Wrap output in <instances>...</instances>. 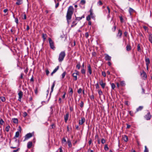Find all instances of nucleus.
<instances>
[{
	"label": "nucleus",
	"instance_id": "obj_1",
	"mask_svg": "<svg viewBox=\"0 0 152 152\" xmlns=\"http://www.w3.org/2000/svg\"><path fill=\"white\" fill-rule=\"evenodd\" d=\"M73 10L74 8L73 6H69L68 8L66 15V19L68 24H69L70 20L72 18Z\"/></svg>",
	"mask_w": 152,
	"mask_h": 152
},
{
	"label": "nucleus",
	"instance_id": "obj_2",
	"mask_svg": "<svg viewBox=\"0 0 152 152\" xmlns=\"http://www.w3.org/2000/svg\"><path fill=\"white\" fill-rule=\"evenodd\" d=\"M65 55L66 54L65 51H62L60 53L58 58L59 62H61L64 60Z\"/></svg>",
	"mask_w": 152,
	"mask_h": 152
},
{
	"label": "nucleus",
	"instance_id": "obj_3",
	"mask_svg": "<svg viewBox=\"0 0 152 152\" xmlns=\"http://www.w3.org/2000/svg\"><path fill=\"white\" fill-rule=\"evenodd\" d=\"M48 41L50 48L53 50H54L56 48L54 46V42L50 38H48Z\"/></svg>",
	"mask_w": 152,
	"mask_h": 152
},
{
	"label": "nucleus",
	"instance_id": "obj_4",
	"mask_svg": "<svg viewBox=\"0 0 152 152\" xmlns=\"http://www.w3.org/2000/svg\"><path fill=\"white\" fill-rule=\"evenodd\" d=\"M79 75V72L77 70H75V72L73 73L72 76L74 77V80L76 81L77 80V75Z\"/></svg>",
	"mask_w": 152,
	"mask_h": 152
},
{
	"label": "nucleus",
	"instance_id": "obj_5",
	"mask_svg": "<svg viewBox=\"0 0 152 152\" xmlns=\"http://www.w3.org/2000/svg\"><path fill=\"white\" fill-rule=\"evenodd\" d=\"M152 115L150 112H148L147 114L144 116V118L147 120H149L151 118Z\"/></svg>",
	"mask_w": 152,
	"mask_h": 152
},
{
	"label": "nucleus",
	"instance_id": "obj_6",
	"mask_svg": "<svg viewBox=\"0 0 152 152\" xmlns=\"http://www.w3.org/2000/svg\"><path fill=\"white\" fill-rule=\"evenodd\" d=\"M141 75L143 79L144 80L146 79L147 77V75L146 72L144 71H143L141 73Z\"/></svg>",
	"mask_w": 152,
	"mask_h": 152
},
{
	"label": "nucleus",
	"instance_id": "obj_7",
	"mask_svg": "<svg viewBox=\"0 0 152 152\" xmlns=\"http://www.w3.org/2000/svg\"><path fill=\"white\" fill-rule=\"evenodd\" d=\"M32 136V134L31 133H29L27 134L25 137V139L24 141L28 140Z\"/></svg>",
	"mask_w": 152,
	"mask_h": 152
},
{
	"label": "nucleus",
	"instance_id": "obj_8",
	"mask_svg": "<svg viewBox=\"0 0 152 152\" xmlns=\"http://www.w3.org/2000/svg\"><path fill=\"white\" fill-rule=\"evenodd\" d=\"M88 72L89 73V75L91 74L92 72L91 66L90 64H88L87 66Z\"/></svg>",
	"mask_w": 152,
	"mask_h": 152
},
{
	"label": "nucleus",
	"instance_id": "obj_9",
	"mask_svg": "<svg viewBox=\"0 0 152 152\" xmlns=\"http://www.w3.org/2000/svg\"><path fill=\"white\" fill-rule=\"evenodd\" d=\"M85 119L84 117H82L81 118V119L80 120L79 122V124L80 125H82L85 122Z\"/></svg>",
	"mask_w": 152,
	"mask_h": 152
},
{
	"label": "nucleus",
	"instance_id": "obj_10",
	"mask_svg": "<svg viewBox=\"0 0 152 152\" xmlns=\"http://www.w3.org/2000/svg\"><path fill=\"white\" fill-rule=\"evenodd\" d=\"M69 116V114L68 113H66V115H65L64 116V121L66 123L67 121V120L68 119Z\"/></svg>",
	"mask_w": 152,
	"mask_h": 152
},
{
	"label": "nucleus",
	"instance_id": "obj_11",
	"mask_svg": "<svg viewBox=\"0 0 152 152\" xmlns=\"http://www.w3.org/2000/svg\"><path fill=\"white\" fill-rule=\"evenodd\" d=\"M55 83H56V81L55 80L53 82V83L51 87V91H50V96L51 95V93L53 92L54 88L55 85Z\"/></svg>",
	"mask_w": 152,
	"mask_h": 152
},
{
	"label": "nucleus",
	"instance_id": "obj_12",
	"mask_svg": "<svg viewBox=\"0 0 152 152\" xmlns=\"http://www.w3.org/2000/svg\"><path fill=\"white\" fill-rule=\"evenodd\" d=\"M122 35V31L121 30L119 29L118 31V32L117 34V37H119V38L121 37Z\"/></svg>",
	"mask_w": 152,
	"mask_h": 152
},
{
	"label": "nucleus",
	"instance_id": "obj_13",
	"mask_svg": "<svg viewBox=\"0 0 152 152\" xmlns=\"http://www.w3.org/2000/svg\"><path fill=\"white\" fill-rule=\"evenodd\" d=\"M145 62L146 65H149L150 63V61L149 58H145Z\"/></svg>",
	"mask_w": 152,
	"mask_h": 152
},
{
	"label": "nucleus",
	"instance_id": "obj_14",
	"mask_svg": "<svg viewBox=\"0 0 152 152\" xmlns=\"http://www.w3.org/2000/svg\"><path fill=\"white\" fill-rule=\"evenodd\" d=\"M21 132L20 129L19 131H17L16 132L15 134L14 137V138H15L18 137H19L20 134V132Z\"/></svg>",
	"mask_w": 152,
	"mask_h": 152
},
{
	"label": "nucleus",
	"instance_id": "obj_15",
	"mask_svg": "<svg viewBox=\"0 0 152 152\" xmlns=\"http://www.w3.org/2000/svg\"><path fill=\"white\" fill-rule=\"evenodd\" d=\"M111 57L107 54H106L105 57V59L106 61H109L111 60Z\"/></svg>",
	"mask_w": 152,
	"mask_h": 152
},
{
	"label": "nucleus",
	"instance_id": "obj_16",
	"mask_svg": "<svg viewBox=\"0 0 152 152\" xmlns=\"http://www.w3.org/2000/svg\"><path fill=\"white\" fill-rule=\"evenodd\" d=\"M15 143H17V146L16 147L11 146L10 147L11 148H13V149L15 148H17V147H18L19 146V141H17V140H16L15 141Z\"/></svg>",
	"mask_w": 152,
	"mask_h": 152
},
{
	"label": "nucleus",
	"instance_id": "obj_17",
	"mask_svg": "<svg viewBox=\"0 0 152 152\" xmlns=\"http://www.w3.org/2000/svg\"><path fill=\"white\" fill-rule=\"evenodd\" d=\"M69 95L70 96H72L73 93V90L70 87L69 88Z\"/></svg>",
	"mask_w": 152,
	"mask_h": 152
},
{
	"label": "nucleus",
	"instance_id": "obj_18",
	"mask_svg": "<svg viewBox=\"0 0 152 152\" xmlns=\"http://www.w3.org/2000/svg\"><path fill=\"white\" fill-rule=\"evenodd\" d=\"M23 3V1L22 0H17L16 3V4L17 5H19Z\"/></svg>",
	"mask_w": 152,
	"mask_h": 152
},
{
	"label": "nucleus",
	"instance_id": "obj_19",
	"mask_svg": "<svg viewBox=\"0 0 152 152\" xmlns=\"http://www.w3.org/2000/svg\"><path fill=\"white\" fill-rule=\"evenodd\" d=\"M32 142H29L27 143V148H30L32 146Z\"/></svg>",
	"mask_w": 152,
	"mask_h": 152
},
{
	"label": "nucleus",
	"instance_id": "obj_20",
	"mask_svg": "<svg viewBox=\"0 0 152 152\" xmlns=\"http://www.w3.org/2000/svg\"><path fill=\"white\" fill-rule=\"evenodd\" d=\"M148 39L149 41L152 44V34H150L148 36Z\"/></svg>",
	"mask_w": 152,
	"mask_h": 152
},
{
	"label": "nucleus",
	"instance_id": "obj_21",
	"mask_svg": "<svg viewBox=\"0 0 152 152\" xmlns=\"http://www.w3.org/2000/svg\"><path fill=\"white\" fill-rule=\"evenodd\" d=\"M84 15H83L81 17H76V20H77L78 21L80 20H81L82 18H84Z\"/></svg>",
	"mask_w": 152,
	"mask_h": 152
},
{
	"label": "nucleus",
	"instance_id": "obj_22",
	"mask_svg": "<svg viewBox=\"0 0 152 152\" xmlns=\"http://www.w3.org/2000/svg\"><path fill=\"white\" fill-rule=\"evenodd\" d=\"M143 108V107L142 106H140L136 109V113L139 111L142 110Z\"/></svg>",
	"mask_w": 152,
	"mask_h": 152
},
{
	"label": "nucleus",
	"instance_id": "obj_23",
	"mask_svg": "<svg viewBox=\"0 0 152 152\" xmlns=\"http://www.w3.org/2000/svg\"><path fill=\"white\" fill-rule=\"evenodd\" d=\"M123 140L125 142H127L128 140V138L127 136L126 135H124L123 137Z\"/></svg>",
	"mask_w": 152,
	"mask_h": 152
},
{
	"label": "nucleus",
	"instance_id": "obj_24",
	"mask_svg": "<svg viewBox=\"0 0 152 152\" xmlns=\"http://www.w3.org/2000/svg\"><path fill=\"white\" fill-rule=\"evenodd\" d=\"M134 10L132 8L130 7L129 10V12L130 15H132V13L133 12Z\"/></svg>",
	"mask_w": 152,
	"mask_h": 152
},
{
	"label": "nucleus",
	"instance_id": "obj_25",
	"mask_svg": "<svg viewBox=\"0 0 152 152\" xmlns=\"http://www.w3.org/2000/svg\"><path fill=\"white\" fill-rule=\"evenodd\" d=\"M107 10H108V14L107 15V17L108 18H109V16H110V9L109 7H107V10L105 9V11H107Z\"/></svg>",
	"mask_w": 152,
	"mask_h": 152
},
{
	"label": "nucleus",
	"instance_id": "obj_26",
	"mask_svg": "<svg viewBox=\"0 0 152 152\" xmlns=\"http://www.w3.org/2000/svg\"><path fill=\"white\" fill-rule=\"evenodd\" d=\"M81 72L82 74L83 75H85L86 74V70L84 68H81Z\"/></svg>",
	"mask_w": 152,
	"mask_h": 152
},
{
	"label": "nucleus",
	"instance_id": "obj_27",
	"mask_svg": "<svg viewBox=\"0 0 152 152\" xmlns=\"http://www.w3.org/2000/svg\"><path fill=\"white\" fill-rule=\"evenodd\" d=\"M67 142L68 144L69 148H71L72 146V145L70 140H68Z\"/></svg>",
	"mask_w": 152,
	"mask_h": 152
},
{
	"label": "nucleus",
	"instance_id": "obj_28",
	"mask_svg": "<svg viewBox=\"0 0 152 152\" xmlns=\"http://www.w3.org/2000/svg\"><path fill=\"white\" fill-rule=\"evenodd\" d=\"M12 121L13 123L15 124H17L18 123V120L16 118H13L12 119Z\"/></svg>",
	"mask_w": 152,
	"mask_h": 152
},
{
	"label": "nucleus",
	"instance_id": "obj_29",
	"mask_svg": "<svg viewBox=\"0 0 152 152\" xmlns=\"http://www.w3.org/2000/svg\"><path fill=\"white\" fill-rule=\"evenodd\" d=\"M81 67V65L80 64V62H78L77 63V65L76 66V68L78 69H80V68Z\"/></svg>",
	"mask_w": 152,
	"mask_h": 152
},
{
	"label": "nucleus",
	"instance_id": "obj_30",
	"mask_svg": "<svg viewBox=\"0 0 152 152\" xmlns=\"http://www.w3.org/2000/svg\"><path fill=\"white\" fill-rule=\"evenodd\" d=\"M76 20H74L72 23V25H71V27H73L75 26L77 24V23L76 22Z\"/></svg>",
	"mask_w": 152,
	"mask_h": 152
},
{
	"label": "nucleus",
	"instance_id": "obj_31",
	"mask_svg": "<svg viewBox=\"0 0 152 152\" xmlns=\"http://www.w3.org/2000/svg\"><path fill=\"white\" fill-rule=\"evenodd\" d=\"M61 142L63 144H66V140L65 138L64 137L62 139V140Z\"/></svg>",
	"mask_w": 152,
	"mask_h": 152
},
{
	"label": "nucleus",
	"instance_id": "obj_32",
	"mask_svg": "<svg viewBox=\"0 0 152 152\" xmlns=\"http://www.w3.org/2000/svg\"><path fill=\"white\" fill-rule=\"evenodd\" d=\"M131 49V47L129 45H127L126 47V50L127 51H130Z\"/></svg>",
	"mask_w": 152,
	"mask_h": 152
},
{
	"label": "nucleus",
	"instance_id": "obj_33",
	"mask_svg": "<svg viewBox=\"0 0 152 152\" xmlns=\"http://www.w3.org/2000/svg\"><path fill=\"white\" fill-rule=\"evenodd\" d=\"M18 95L19 97H22L23 95V92L21 91H19L18 93Z\"/></svg>",
	"mask_w": 152,
	"mask_h": 152
},
{
	"label": "nucleus",
	"instance_id": "obj_34",
	"mask_svg": "<svg viewBox=\"0 0 152 152\" xmlns=\"http://www.w3.org/2000/svg\"><path fill=\"white\" fill-rule=\"evenodd\" d=\"M47 36V35L46 34H42V37L43 38L44 41L46 39Z\"/></svg>",
	"mask_w": 152,
	"mask_h": 152
},
{
	"label": "nucleus",
	"instance_id": "obj_35",
	"mask_svg": "<svg viewBox=\"0 0 152 152\" xmlns=\"http://www.w3.org/2000/svg\"><path fill=\"white\" fill-rule=\"evenodd\" d=\"M128 112L129 113V114L131 116H134V113L133 111H128Z\"/></svg>",
	"mask_w": 152,
	"mask_h": 152
},
{
	"label": "nucleus",
	"instance_id": "obj_36",
	"mask_svg": "<svg viewBox=\"0 0 152 152\" xmlns=\"http://www.w3.org/2000/svg\"><path fill=\"white\" fill-rule=\"evenodd\" d=\"M120 85L121 86H124L125 85V82L124 81H122L120 82Z\"/></svg>",
	"mask_w": 152,
	"mask_h": 152
},
{
	"label": "nucleus",
	"instance_id": "obj_37",
	"mask_svg": "<svg viewBox=\"0 0 152 152\" xmlns=\"http://www.w3.org/2000/svg\"><path fill=\"white\" fill-rule=\"evenodd\" d=\"M10 126H9V125L7 126L5 128V130L7 132H9V129H10Z\"/></svg>",
	"mask_w": 152,
	"mask_h": 152
},
{
	"label": "nucleus",
	"instance_id": "obj_38",
	"mask_svg": "<svg viewBox=\"0 0 152 152\" xmlns=\"http://www.w3.org/2000/svg\"><path fill=\"white\" fill-rule=\"evenodd\" d=\"M0 99H1V100L3 102H4L6 100L5 97H3V96L0 97Z\"/></svg>",
	"mask_w": 152,
	"mask_h": 152
},
{
	"label": "nucleus",
	"instance_id": "obj_39",
	"mask_svg": "<svg viewBox=\"0 0 152 152\" xmlns=\"http://www.w3.org/2000/svg\"><path fill=\"white\" fill-rule=\"evenodd\" d=\"M90 15L91 16V18H93L94 19L95 18V16L94 15L92 12L91 10L90 11Z\"/></svg>",
	"mask_w": 152,
	"mask_h": 152
},
{
	"label": "nucleus",
	"instance_id": "obj_40",
	"mask_svg": "<svg viewBox=\"0 0 152 152\" xmlns=\"http://www.w3.org/2000/svg\"><path fill=\"white\" fill-rule=\"evenodd\" d=\"M86 3V1L85 0H81L80 2V4L81 5H84Z\"/></svg>",
	"mask_w": 152,
	"mask_h": 152
},
{
	"label": "nucleus",
	"instance_id": "obj_41",
	"mask_svg": "<svg viewBox=\"0 0 152 152\" xmlns=\"http://www.w3.org/2000/svg\"><path fill=\"white\" fill-rule=\"evenodd\" d=\"M111 88L112 89H114L115 88V85L114 83H112L111 84Z\"/></svg>",
	"mask_w": 152,
	"mask_h": 152
},
{
	"label": "nucleus",
	"instance_id": "obj_42",
	"mask_svg": "<svg viewBox=\"0 0 152 152\" xmlns=\"http://www.w3.org/2000/svg\"><path fill=\"white\" fill-rule=\"evenodd\" d=\"M104 149L105 151H107L109 149V148L108 147L107 145L106 144L104 146Z\"/></svg>",
	"mask_w": 152,
	"mask_h": 152
},
{
	"label": "nucleus",
	"instance_id": "obj_43",
	"mask_svg": "<svg viewBox=\"0 0 152 152\" xmlns=\"http://www.w3.org/2000/svg\"><path fill=\"white\" fill-rule=\"evenodd\" d=\"M98 93L99 95L100 96L102 95L103 94L101 90H99L98 91Z\"/></svg>",
	"mask_w": 152,
	"mask_h": 152
},
{
	"label": "nucleus",
	"instance_id": "obj_44",
	"mask_svg": "<svg viewBox=\"0 0 152 152\" xmlns=\"http://www.w3.org/2000/svg\"><path fill=\"white\" fill-rule=\"evenodd\" d=\"M59 69V66H58L53 70V72L55 73Z\"/></svg>",
	"mask_w": 152,
	"mask_h": 152
},
{
	"label": "nucleus",
	"instance_id": "obj_45",
	"mask_svg": "<svg viewBox=\"0 0 152 152\" xmlns=\"http://www.w3.org/2000/svg\"><path fill=\"white\" fill-rule=\"evenodd\" d=\"M137 50L139 52H141V48L139 45H137Z\"/></svg>",
	"mask_w": 152,
	"mask_h": 152
},
{
	"label": "nucleus",
	"instance_id": "obj_46",
	"mask_svg": "<svg viewBox=\"0 0 152 152\" xmlns=\"http://www.w3.org/2000/svg\"><path fill=\"white\" fill-rule=\"evenodd\" d=\"M145 149L144 150V152H148V150L147 148V146H145Z\"/></svg>",
	"mask_w": 152,
	"mask_h": 152
},
{
	"label": "nucleus",
	"instance_id": "obj_47",
	"mask_svg": "<svg viewBox=\"0 0 152 152\" xmlns=\"http://www.w3.org/2000/svg\"><path fill=\"white\" fill-rule=\"evenodd\" d=\"M86 20L88 21H89L91 19V17L90 15H88L86 18Z\"/></svg>",
	"mask_w": 152,
	"mask_h": 152
},
{
	"label": "nucleus",
	"instance_id": "obj_48",
	"mask_svg": "<svg viewBox=\"0 0 152 152\" xmlns=\"http://www.w3.org/2000/svg\"><path fill=\"white\" fill-rule=\"evenodd\" d=\"M4 123V121L2 119H1L0 120V125H2Z\"/></svg>",
	"mask_w": 152,
	"mask_h": 152
},
{
	"label": "nucleus",
	"instance_id": "obj_49",
	"mask_svg": "<svg viewBox=\"0 0 152 152\" xmlns=\"http://www.w3.org/2000/svg\"><path fill=\"white\" fill-rule=\"evenodd\" d=\"M83 105H84L83 102L82 101H81L80 103V106L81 107H83Z\"/></svg>",
	"mask_w": 152,
	"mask_h": 152
},
{
	"label": "nucleus",
	"instance_id": "obj_50",
	"mask_svg": "<svg viewBox=\"0 0 152 152\" xmlns=\"http://www.w3.org/2000/svg\"><path fill=\"white\" fill-rule=\"evenodd\" d=\"M66 72H64L62 74V78H64L65 76V75H66Z\"/></svg>",
	"mask_w": 152,
	"mask_h": 152
},
{
	"label": "nucleus",
	"instance_id": "obj_51",
	"mask_svg": "<svg viewBox=\"0 0 152 152\" xmlns=\"http://www.w3.org/2000/svg\"><path fill=\"white\" fill-rule=\"evenodd\" d=\"M100 85L101 86L102 88H104L106 85V83H104L103 84H101V85Z\"/></svg>",
	"mask_w": 152,
	"mask_h": 152
},
{
	"label": "nucleus",
	"instance_id": "obj_52",
	"mask_svg": "<svg viewBox=\"0 0 152 152\" xmlns=\"http://www.w3.org/2000/svg\"><path fill=\"white\" fill-rule=\"evenodd\" d=\"M106 142L105 140L103 138H102L101 139V142L102 144H104Z\"/></svg>",
	"mask_w": 152,
	"mask_h": 152
},
{
	"label": "nucleus",
	"instance_id": "obj_53",
	"mask_svg": "<svg viewBox=\"0 0 152 152\" xmlns=\"http://www.w3.org/2000/svg\"><path fill=\"white\" fill-rule=\"evenodd\" d=\"M120 21L121 23H123L124 22V20L122 16H120L119 17Z\"/></svg>",
	"mask_w": 152,
	"mask_h": 152
},
{
	"label": "nucleus",
	"instance_id": "obj_54",
	"mask_svg": "<svg viewBox=\"0 0 152 152\" xmlns=\"http://www.w3.org/2000/svg\"><path fill=\"white\" fill-rule=\"evenodd\" d=\"M82 91V89L81 88H80L77 91V92L79 94L81 93Z\"/></svg>",
	"mask_w": 152,
	"mask_h": 152
},
{
	"label": "nucleus",
	"instance_id": "obj_55",
	"mask_svg": "<svg viewBox=\"0 0 152 152\" xmlns=\"http://www.w3.org/2000/svg\"><path fill=\"white\" fill-rule=\"evenodd\" d=\"M95 86L96 89H99V86L98 84V83H97L96 84H95Z\"/></svg>",
	"mask_w": 152,
	"mask_h": 152
},
{
	"label": "nucleus",
	"instance_id": "obj_56",
	"mask_svg": "<svg viewBox=\"0 0 152 152\" xmlns=\"http://www.w3.org/2000/svg\"><path fill=\"white\" fill-rule=\"evenodd\" d=\"M97 4L99 5H102V3L101 1H99L98 2Z\"/></svg>",
	"mask_w": 152,
	"mask_h": 152
},
{
	"label": "nucleus",
	"instance_id": "obj_57",
	"mask_svg": "<svg viewBox=\"0 0 152 152\" xmlns=\"http://www.w3.org/2000/svg\"><path fill=\"white\" fill-rule=\"evenodd\" d=\"M90 98L91 100H93L94 99V95H92L90 96Z\"/></svg>",
	"mask_w": 152,
	"mask_h": 152
},
{
	"label": "nucleus",
	"instance_id": "obj_58",
	"mask_svg": "<svg viewBox=\"0 0 152 152\" xmlns=\"http://www.w3.org/2000/svg\"><path fill=\"white\" fill-rule=\"evenodd\" d=\"M102 75L104 77H105L106 76V73L104 72H102Z\"/></svg>",
	"mask_w": 152,
	"mask_h": 152
},
{
	"label": "nucleus",
	"instance_id": "obj_59",
	"mask_svg": "<svg viewBox=\"0 0 152 152\" xmlns=\"http://www.w3.org/2000/svg\"><path fill=\"white\" fill-rule=\"evenodd\" d=\"M27 115V114L26 112H24L23 113V116L24 117H25Z\"/></svg>",
	"mask_w": 152,
	"mask_h": 152
},
{
	"label": "nucleus",
	"instance_id": "obj_60",
	"mask_svg": "<svg viewBox=\"0 0 152 152\" xmlns=\"http://www.w3.org/2000/svg\"><path fill=\"white\" fill-rule=\"evenodd\" d=\"M143 28L144 29V30H145V31H146V30H147V31H148V28L147 26H143Z\"/></svg>",
	"mask_w": 152,
	"mask_h": 152
},
{
	"label": "nucleus",
	"instance_id": "obj_61",
	"mask_svg": "<svg viewBox=\"0 0 152 152\" xmlns=\"http://www.w3.org/2000/svg\"><path fill=\"white\" fill-rule=\"evenodd\" d=\"M96 53L95 52H93L92 53V55L94 56H96Z\"/></svg>",
	"mask_w": 152,
	"mask_h": 152
},
{
	"label": "nucleus",
	"instance_id": "obj_62",
	"mask_svg": "<svg viewBox=\"0 0 152 152\" xmlns=\"http://www.w3.org/2000/svg\"><path fill=\"white\" fill-rule=\"evenodd\" d=\"M15 21L17 24L18 23V18H15Z\"/></svg>",
	"mask_w": 152,
	"mask_h": 152
},
{
	"label": "nucleus",
	"instance_id": "obj_63",
	"mask_svg": "<svg viewBox=\"0 0 152 152\" xmlns=\"http://www.w3.org/2000/svg\"><path fill=\"white\" fill-rule=\"evenodd\" d=\"M89 36V34L88 32H86L85 33V37L86 38H88Z\"/></svg>",
	"mask_w": 152,
	"mask_h": 152
},
{
	"label": "nucleus",
	"instance_id": "obj_64",
	"mask_svg": "<svg viewBox=\"0 0 152 152\" xmlns=\"http://www.w3.org/2000/svg\"><path fill=\"white\" fill-rule=\"evenodd\" d=\"M45 72H46V75H48L49 73V72L48 71V69H47L46 70Z\"/></svg>",
	"mask_w": 152,
	"mask_h": 152
}]
</instances>
